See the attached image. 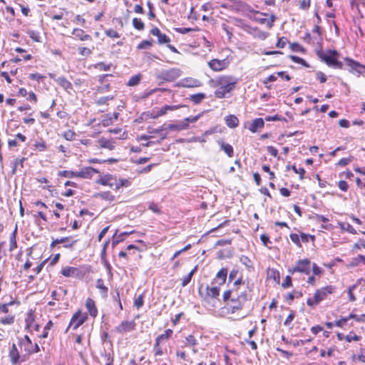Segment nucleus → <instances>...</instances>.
<instances>
[{
	"instance_id": "f257e3e1",
	"label": "nucleus",
	"mask_w": 365,
	"mask_h": 365,
	"mask_svg": "<svg viewBox=\"0 0 365 365\" xmlns=\"http://www.w3.org/2000/svg\"><path fill=\"white\" fill-rule=\"evenodd\" d=\"M243 285L242 279H238L234 282L233 288L223 293V301L225 302L230 301L227 305L232 314L242 309L245 303L251 299L248 295L249 287Z\"/></svg>"
},
{
	"instance_id": "f03ea898",
	"label": "nucleus",
	"mask_w": 365,
	"mask_h": 365,
	"mask_svg": "<svg viewBox=\"0 0 365 365\" xmlns=\"http://www.w3.org/2000/svg\"><path fill=\"white\" fill-rule=\"evenodd\" d=\"M213 86L217 88L215 95L218 98L226 97V94L231 92L237 82V79L231 76H222L212 81Z\"/></svg>"
},
{
	"instance_id": "7ed1b4c3",
	"label": "nucleus",
	"mask_w": 365,
	"mask_h": 365,
	"mask_svg": "<svg viewBox=\"0 0 365 365\" xmlns=\"http://www.w3.org/2000/svg\"><path fill=\"white\" fill-rule=\"evenodd\" d=\"M317 54L322 61L324 62L328 66L339 69L344 68V63L338 60L339 53L336 50H327L326 51L319 50L317 51Z\"/></svg>"
},
{
	"instance_id": "20e7f679",
	"label": "nucleus",
	"mask_w": 365,
	"mask_h": 365,
	"mask_svg": "<svg viewBox=\"0 0 365 365\" xmlns=\"http://www.w3.org/2000/svg\"><path fill=\"white\" fill-rule=\"evenodd\" d=\"M181 71L177 68H172L167 70H161L156 73V78L168 82H172L179 78Z\"/></svg>"
},
{
	"instance_id": "39448f33",
	"label": "nucleus",
	"mask_w": 365,
	"mask_h": 365,
	"mask_svg": "<svg viewBox=\"0 0 365 365\" xmlns=\"http://www.w3.org/2000/svg\"><path fill=\"white\" fill-rule=\"evenodd\" d=\"M311 262L308 259H299L296 264L289 270L293 274L294 272H301L306 274H309Z\"/></svg>"
},
{
	"instance_id": "423d86ee",
	"label": "nucleus",
	"mask_w": 365,
	"mask_h": 365,
	"mask_svg": "<svg viewBox=\"0 0 365 365\" xmlns=\"http://www.w3.org/2000/svg\"><path fill=\"white\" fill-rule=\"evenodd\" d=\"M86 314H83L81 311L76 312L71 318L69 326L66 329V331L70 327H73V329H77L81 326L87 319Z\"/></svg>"
},
{
	"instance_id": "0eeeda50",
	"label": "nucleus",
	"mask_w": 365,
	"mask_h": 365,
	"mask_svg": "<svg viewBox=\"0 0 365 365\" xmlns=\"http://www.w3.org/2000/svg\"><path fill=\"white\" fill-rule=\"evenodd\" d=\"M229 64L230 61L227 58L222 60L214 58L208 63L209 67L215 71H222L227 68Z\"/></svg>"
},
{
	"instance_id": "6e6552de",
	"label": "nucleus",
	"mask_w": 365,
	"mask_h": 365,
	"mask_svg": "<svg viewBox=\"0 0 365 365\" xmlns=\"http://www.w3.org/2000/svg\"><path fill=\"white\" fill-rule=\"evenodd\" d=\"M335 290V287L333 286H327L320 289H318L314 293V298H316V302H321L324 299H325L328 294L334 293Z\"/></svg>"
},
{
	"instance_id": "1a4fd4ad",
	"label": "nucleus",
	"mask_w": 365,
	"mask_h": 365,
	"mask_svg": "<svg viewBox=\"0 0 365 365\" xmlns=\"http://www.w3.org/2000/svg\"><path fill=\"white\" fill-rule=\"evenodd\" d=\"M345 63V65L350 72L361 73L362 70L364 69V66L351 58H346Z\"/></svg>"
},
{
	"instance_id": "9d476101",
	"label": "nucleus",
	"mask_w": 365,
	"mask_h": 365,
	"mask_svg": "<svg viewBox=\"0 0 365 365\" xmlns=\"http://www.w3.org/2000/svg\"><path fill=\"white\" fill-rule=\"evenodd\" d=\"M135 322L134 321H123L116 328V331L119 333H124L133 331L135 328Z\"/></svg>"
},
{
	"instance_id": "9b49d317",
	"label": "nucleus",
	"mask_w": 365,
	"mask_h": 365,
	"mask_svg": "<svg viewBox=\"0 0 365 365\" xmlns=\"http://www.w3.org/2000/svg\"><path fill=\"white\" fill-rule=\"evenodd\" d=\"M97 182L103 185L109 186L111 189L114 190L116 183V178L112 175H105L98 180Z\"/></svg>"
},
{
	"instance_id": "f8f14e48",
	"label": "nucleus",
	"mask_w": 365,
	"mask_h": 365,
	"mask_svg": "<svg viewBox=\"0 0 365 365\" xmlns=\"http://www.w3.org/2000/svg\"><path fill=\"white\" fill-rule=\"evenodd\" d=\"M98 170L92 168L86 167L81 169V171L76 172V178L90 179L94 173H98Z\"/></svg>"
},
{
	"instance_id": "ddd939ff",
	"label": "nucleus",
	"mask_w": 365,
	"mask_h": 365,
	"mask_svg": "<svg viewBox=\"0 0 365 365\" xmlns=\"http://www.w3.org/2000/svg\"><path fill=\"white\" fill-rule=\"evenodd\" d=\"M26 328L29 331L36 330L38 331L39 325L35 323L34 315L32 312H29L25 319Z\"/></svg>"
},
{
	"instance_id": "4468645a",
	"label": "nucleus",
	"mask_w": 365,
	"mask_h": 365,
	"mask_svg": "<svg viewBox=\"0 0 365 365\" xmlns=\"http://www.w3.org/2000/svg\"><path fill=\"white\" fill-rule=\"evenodd\" d=\"M150 34L158 37V43L159 44L168 43L170 41V38L165 34H162L160 30L157 27L153 28L150 31Z\"/></svg>"
},
{
	"instance_id": "2eb2a0df",
	"label": "nucleus",
	"mask_w": 365,
	"mask_h": 365,
	"mask_svg": "<svg viewBox=\"0 0 365 365\" xmlns=\"http://www.w3.org/2000/svg\"><path fill=\"white\" fill-rule=\"evenodd\" d=\"M206 294L205 296V299H217L220 295V288L217 286L213 287H206Z\"/></svg>"
},
{
	"instance_id": "dca6fc26",
	"label": "nucleus",
	"mask_w": 365,
	"mask_h": 365,
	"mask_svg": "<svg viewBox=\"0 0 365 365\" xmlns=\"http://www.w3.org/2000/svg\"><path fill=\"white\" fill-rule=\"evenodd\" d=\"M86 309H88L90 315L93 317V318H95L97 314H98V309L96 307V303L95 302L91 299V298H88L86 301Z\"/></svg>"
},
{
	"instance_id": "f3484780",
	"label": "nucleus",
	"mask_w": 365,
	"mask_h": 365,
	"mask_svg": "<svg viewBox=\"0 0 365 365\" xmlns=\"http://www.w3.org/2000/svg\"><path fill=\"white\" fill-rule=\"evenodd\" d=\"M12 364H16L19 360V352L15 344H13L9 354Z\"/></svg>"
},
{
	"instance_id": "a211bd4d",
	"label": "nucleus",
	"mask_w": 365,
	"mask_h": 365,
	"mask_svg": "<svg viewBox=\"0 0 365 365\" xmlns=\"http://www.w3.org/2000/svg\"><path fill=\"white\" fill-rule=\"evenodd\" d=\"M264 125V121L262 118H256L255 119L250 125L248 127V129L252 132L256 133L259 128H263Z\"/></svg>"
},
{
	"instance_id": "6ab92c4d",
	"label": "nucleus",
	"mask_w": 365,
	"mask_h": 365,
	"mask_svg": "<svg viewBox=\"0 0 365 365\" xmlns=\"http://www.w3.org/2000/svg\"><path fill=\"white\" fill-rule=\"evenodd\" d=\"M178 108V106H168L166 105L161 108L160 110L157 111L155 115L153 116L154 119H156L162 115H164L167 113L169 110H174Z\"/></svg>"
},
{
	"instance_id": "aec40b11",
	"label": "nucleus",
	"mask_w": 365,
	"mask_h": 365,
	"mask_svg": "<svg viewBox=\"0 0 365 365\" xmlns=\"http://www.w3.org/2000/svg\"><path fill=\"white\" fill-rule=\"evenodd\" d=\"M72 34L81 41L91 40V37L88 34H85L84 31L81 29H74Z\"/></svg>"
},
{
	"instance_id": "412c9836",
	"label": "nucleus",
	"mask_w": 365,
	"mask_h": 365,
	"mask_svg": "<svg viewBox=\"0 0 365 365\" xmlns=\"http://www.w3.org/2000/svg\"><path fill=\"white\" fill-rule=\"evenodd\" d=\"M360 263L365 264V256L359 255L357 257H354L349 262L348 267H354L358 266Z\"/></svg>"
},
{
	"instance_id": "4be33fe9",
	"label": "nucleus",
	"mask_w": 365,
	"mask_h": 365,
	"mask_svg": "<svg viewBox=\"0 0 365 365\" xmlns=\"http://www.w3.org/2000/svg\"><path fill=\"white\" fill-rule=\"evenodd\" d=\"M225 123L228 127L234 128L238 125L239 120L235 115H230L225 118Z\"/></svg>"
},
{
	"instance_id": "5701e85b",
	"label": "nucleus",
	"mask_w": 365,
	"mask_h": 365,
	"mask_svg": "<svg viewBox=\"0 0 365 365\" xmlns=\"http://www.w3.org/2000/svg\"><path fill=\"white\" fill-rule=\"evenodd\" d=\"M78 269L73 267H65L61 271V274L67 277L75 276L78 274Z\"/></svg>"
},
{
	"instance_id": "b1692460",
	"label": "nucleus",
	"mask_w": 365,
	"mask_h": 365,
	"mask_svg": "<svg viewBox=\"0 0 365 365\" xmlns=\"http://www.w3.org/2000/svg\"><path fill=\"white\" fill-rule=\"evenodd\" d=\"M165 128L167 130H182L187 128V123L181 121L177 124H169L168 126H165Z\"/></svg>"
},
{
	"instance_id": "393cba45",
	"label": "nucleus",
	"mask_w": 365,
	"mask_h": 365,
	"mask_svg": "<svg viewBox=\"0 0 365 365\" xmlns=\"http://www.w3.org/2000/svg\"><path fill=\"white\" fill-rule=\"evenodd\" d=\"M227 270L226 269H221L216 275V279L218 281V284L222 285L225 284L227 278Z\"/></svg>"
},
{
	"instance_id": "a878e982",
	"label": "nucleus",
	"mask_w": 365,
	"mask_h": 365,
	"mask_svg": "<svg viewBox=\"0 0 365 365\" xmlns=\"http://www.w3.org/2000/svg\"><path fill=\"white\" fill-rule=\"evenodd\" d=\"M95 196L109 202H113L115 200V197L108 191L98 192L95 195Z\"/></svg>"
},
{
	"instance_id": "bb28decb",
	"label": "nucleus",
	"mask_w": 365,
	"mask_h": 365,
	"mask_svg": "<svg viewBox=\"0 0 365 365\" xmlns=\"http://www.w3.org/2000/svg\"><path fill=\"white\" fill-rule=\"evenodd\" d=\"M56 81L65 90L68 91L69 89H72V84L65 77H58Z\"/></svg>"
},
{
	"instance_id": "cd10ccee",
	"label": "nucleus",
	"mask_w": 365,
	"mask_h": 365,
	"mask_svg": "<svg viewBox=\"0 0 365 365\" xmlns=\"http://www.w3.org/2000/svg\"><path fill=\"white\" fill-rule=\"evenodd\" d=\"M206 98V95L203 93H199L196 94L191 95L190 99L195 104H199Z\"/></svg>"
},
{
	"instance_id": "c85d7f7f",
	"label": "nucleus",
	"mask_w": 365,
	"mask_h": 365,
	"mask_svg": "<svg viewBox=\"0 0 365 365\" xmlns=\"http://www.w3.org/2000/svg\"><path fill=\"white\" fill-rule=\"evenodd\" d=\"M24 350L28 354H31L34 353H37L40 351L39 346L37 344H33L31 342V344L24 345Z\"/></svg>"
},
{
	"instance_id": "c756f323",
	"label": "nucleus",
	"mask_w": 365,
	"mask_h": 365,
	"mask_svg": "<svg viewBox=\"0 0 365 365\" xmlns=\"http://www.w3.org/2000/svg\"><path fill=\"white\" fill-rule=\"evenodd\" d=\"M173 334V330L170 329H168L165 331V332L162 334H160L157 336L156 340L162 342L163 341L168 340L170 338Z\"/></svg>"
},
{
	"instance_id": "7c9ffc66",
	"label": "nucleus",
	"mask_w": 365,
	"mask_h": 365,
	"mask_svg": "<svg viewBox=\"0 0 365 365\" xmlns=\"http://www.w3.org/2000/svg\"><path fill=\"white\" fill-rule=\"evenodd\" d=\"M221 149L229 156L232 157L234 155L233 148L231 145L222 143Z\"/></svg>"
},
{
	"instance_id": "2f4dec72",
	"label": "nucleus",
	"mask_w": 365,
	"mask_h": 365,
	"mask_svg": "<svg viewBox=\"0 0 365 365\" xmlns=\"http://www.w3.org/2000/svg\"><path fill=\"white\" fill-rule=\"evenodd\" d=\"M339 227L345 231H347L351 234H356V230L353 228V227L346 222H339Z\"/></svg>"
},
{
	"instance_id": "473e14b6",
	"label": "nucleus",
	"mask_w": 365,
	"mask_h": 365,
	"mask_svg": "<svg viewBox=\"0 0 365 365\" xmlns=\"http://www.w3.org/2000/svg\"><path fill=\"white\" fill-rule=\"evenodd\" d=\"M141 80V75L138 74L130 77L128 82L127 83V86H135L138 85Z\"/></svg>"
},
{
	"instance_id": "72a5a7b5",
	"label": "nucleus",
	"mask_w": 365,
	"mask_h": 365,
	"mask_svg": "<svg viewBox=\"0 0 365 365\" xmlns=\"http://www.w3.org/2000/svg\"><path fill=\"white\" fill-rule=\"evenodd\" d=\"M130 185V182L127 179H116L115 187H114V190H118L122 187H128Z\"/></svg>"
},
{
	"instance_id": "f704fd0d",
	"label": "nucleus",
	"mask_w": 365,
	"mask_h": 365,
	"mask_svg": "<svg viewBox=\"0 0 365 365\" xmlns=\"http://www.w3.org/2000/svg\"><path fill=\"white\" fill-rule=\"evenodd\" d=\"M133 27L137 29V30H139V31H142L145 28V25H144V23L141 21V19H138V18H134L133 19Z\"/></svg>"
},
{
	"instance_id": "c9c22d12",
	"label": "nucleus",
	"mask_w": 365,
	"mask_h": 365,
	"mask_svg": "<svg viewBox=\"0 0 365 365\" xmlns=\"http://www.w3.org/2000/svg\"><path fill=\"white\" fill-rule=\"evenodd\" d=\"M101 147L108 148L110 150H112L114 149V145H113L112 142H110L108 140L102 138L99 140Z\"/></svg>"
},
{
	"instance_id": "e433bc0d",
	"label": "nucleus",
	"mask_w": 365,
	"mask_h": 365,
	"mask_svg": "<svg viewBox=\"0 0 365 365\" xmlns=\"http://www.w3.org/2000/svg\"><path fill=\"white\" fill-rule=\"evenodd\" d=\"M58 176L64 178H76V172L71 170H61L58 172Z\"/></svg>"
},
{
	"instance_id": "4c0bfd02",
	"label": "nucleus",
	"mask_w": 365,
	"mask_h": 365,
	"mask_svg": "<svg viewBox=\"0 0 365 365\" xmlns=\"http://www.w3.org/2000/svg\"><path fill=\"white\" fill-rule=\"evenodd\" d=\"M17 232V227H16L15 230L12 232L11 237H10V250H12L14 248L17 247L16 245V235Z\"/></svg>"
},
{
	"instance_id": "58836bf2",
	"label": "nucleus",
	"mask_w": 365,
	"mask_h": 365,
	"mask_svg": "<svg viewBox=\"0 0 365 365\" xmlns=\"http://www.w3.org/2000/svg\"><path fill=\"white\" fill-rule=\"evenodd\" d=\"M289 58L295 63L302 64L307 68L309 67V65L306 62V61L299 56H290Z\"/></svg>"
},
{
	"instance_id": "ea45409f",
	"label": "nucleus",
	"mask_w": 365,
	"mask_h": 365,
	"mask_svg": "<svg viewBox=\"0 0 365 365\" xmlns=\"http://www.w3.org/2000/svg\"><path fill=\"white\" fill-rule=\"evenodd\" d=\"M24 160H25L24 158H22L21 159H16L14 161V163H13L12 174L16 173L17 167H19V165H21V167H23V163H24Z\"/></svg>"
},
{
	"instance_id": "a19ab883",
	"label": "nucleus",
	"mask_w": 365,
	"mask_h": 365,
	"mask_svg": "<svg viewBox=\"0 0 365 365\" xmlns=\"http://www.w3.org/2000/svg\"><path fill=\"white\" fill-rule=\"evenodd\" d=\"M268 275L269 278H272L274 281L277 282H279L280 275L279 272L277 270L274 269H270L268 272Z\"/></svg>"
},
{
	"instance_id": "79ce46f5",
	"label": "nucleus",
	"mask_w": 365,
	"mask_h": 365,
	"mask_svg": "<svg viewBox=\"0 0 365 365\" xmlns=\"http://www.w3.org/2000/svg\"><path fill=\"white\" fill-rule=\"evenodd\" d=\"M186 346H195V345L197 344V339H195V337L190 334V335H188L186 338Z\"/></svg>"
},
{
	"instance_id": "37998d69",
	"label": "nucleus",
	"mask_w": 365,
	"mask_h": 365,
	"mask_svg": "<svg viewBox=\"0 0 365 365\" xmlns=\"http://www.w3.org/2000/svg\"><path fill=\"white\" fill-rule=\"evenodd\" d=\"M160 343L161 342L155 339V344L153 347V351L155 352V356H162L163 354V349L160 346Z\"/></svg>"
},
{
	"instance_id": "c03bdc74",
	"label": "nucleus",
	"mask_w": 365,
	"mask_h": 365,
	"mask_svg": "<svg viewBox=\"0 0 365 365\" xmlns=\"http://www.w3.org/2000/svg\"><path fill=\"white\" fill-rule=\"evenodd\" d=\"M111 64H106L103 62L98 63L95 65V68L101 71H109Z\"/></svg>"
},
{
	"instance_id": "a18cd8bd",
	"label": "nucleus",
	"mask_w": 365,
	"mask_h": 365,
	"mask_svg": "<svg viewBox=\"0 0 365 365\" xmlns=\"http://www.w3.org/2000/svg\"><path fill=\"white\" fill-rule=\"evenodd\" d=\"M291 240L299 247H302V244L299 240V237L296 233H292L290 235Z\"/></svg>"
},
{
	"instance_id": "49530a36",
	"label": "nucleus",
	"mask_w": 365,
	"mask_h": 365,
	"mask_svg": "<svg viewBox=\"0 0 365 365\" xmlns=\"http://www.w3.org/2000/svg\"><path fill=\"white\" fill-rule=\"evenodd\" d=\"M71 239L70 237H63V238H61V239H56V240H53L51 244V247H55L56 245L58 244H60V243H63V242H68L69 240Z\"/></svg>"
},
{
	"instance_id": "de8ad7c7",
	"label": "nucleus",
	"mask_w": 365,
	"mask_h": 365,
	"mask_svg": "<svg viewBox=\"0 0 365 365\" xmlns=\"http://www.w3.org/2000/svg\"><path fill=\"white\" fill-rule=\"evenodd\" d=\"M167 130L165 128V125H162L159 128H148V133L150 134H158L160 133L162 131Z\"/></svg>"
},
{
	"instance_id": "09e8293b",
	"label": "nucleus",
	"mask_w": 365,
	"mask_h": 365,
	"mask_svg": "<svg viewBox=\"0 0 365 365\" xmlns=\"http://www.w3.org/2000/svg\"><path fill=\"white\" fill-rule=\"evenodd\" d=\"M152 46V41L144 40L140 43L138 44V49H145L148 48Z\"/></svg>"
},
{
	"instance_id": "8fccbe9b",
	"label": "nucleus",
	"mask_w": 365,
	"mask_h": 365,
	"mask_svg": "<svg viewBox=\"0 0 365 365\" xmlns=\"http://www.w3.org/2000/svg\"><path fill=\"white\" fill-rule=\"evenodd\" d=\"M134 305L138 308L140 309L143 305V295L140 294L138 297L135 299L134 301Z\"/></svg>"
},
{
	"instance_id": "3c124183",
	"label": "nucleus",
	"mask_w": 365,
	"mask_h": 365,
	"mask_svg": "<svg viewBox=\"0 0 365 365\" xmlns=\"http://www.w3.org/2000/svg\"><path fill=\"white\" fill-rule=\"evenodd\" d=\"M356 287H357V284H353L349 287L348 294L349 297V300L351 302H354L356 300V297L353 294V291H354V289H356Z\"/></svg>"
},
{
	"instance_id": "603ef678",
	"label": "nucleus",
	"mask_w": 365,
	"mask_h": 365,
	"mask_svg": "<svg viewBox=\"0 0 365 365\" xmlns=\"http://www.w3.org/2000/svg\"><path fill=\"white\" fill-rule=\"evenodd\" d=\"M351 334H352V332H351L349 334H348L345 336V339L346 341L351 342L352 341H359L360 340V339H361L360 336H358L355 334L351 335Z\"/></svg>"
},
{
	"instance_id": "864d4df0",
	"label": "nucleus",
	"mask_w": 365,
	"mask_h": 365,
	"mask_svg": "<svg viewBox=\"0 0 365 365\" xmlns=\"http://www.w3.org/2000/svg\"><path fill=\"white\" fill-rule=\"evenodd\" d=\"M75 136H76V133L71 130H68L66 131L63 134V137L67 140H73L74 139Z\"/></svg>"
},
{
	"instance_id": "5fc2aeb1",
	"label": "nucleus",
	"mask_w": 365,
	"mask_h": 365,
	"mask_svg": "<svg viewBox=\"0 0 365 365\" xmlns=\"http://www.w3.org/2000/svg\"><path fill=\"white\" fill-rule=\"evenodd\" d=\"M292 169L294 170L295 173L299 174V178L302 180L304 178V175L305 173V170L302 168H297L295 165H292Z\"/></svg>"
},
{
	"instance_id": "6e6d98bb",
	"label": "nucleus",
	"mask_w": 365,
	"mask_h": 365,
	"mask_svg": "<svg viewBox=\"0 0 365 365\" xmlns=\"http://www.w3.org/2000/svg\"><path fill=\"white\" fill-rule=\"evenodd\" d=\"M14 322V317L9 316L1 319V323L3 324H12Z\"/></svg>"
},
{
	"instance_id": "4d7b16f0",
	"label": "nucleus",
	"mask_w": 365,
	"mask_h": 365,
	"mask_svg": "<svg viewBox=\"0 0 365 365\" xmlns=\"http://www.w3.org/2000/svg\"><path fill=\"white\" fill-rule=\"evenodd\" d=\"M113 98V96H103V97H101L97 101V104H98V105L106 104L108 101L112 100Z\"/></svg>"
},
{
	"instance_id": "13d9d810",
	"label": "nucleus",
	"mask_w": 365,
	"mask_h": 365,
	"mask_svg": "<svg viewBox=\"0 0 365 365\" xmlns=\"http://www.w3.org/2000/svg\"><path fill=\"white\" fill-rule=\"evenodd\" d=\"M106 36L110 37V38H119L120 35L118 33L113 30V29H108L106 31Z\"/></svg>"
},
{
	"instance_id": "bf43d9fd",
	"label": "nucleus",
	"mask_w": 365,
	"mask_h": 365,
	"mask_svg": "<svg viewBox=\"0 0 365 365\" xmlns=\"http://www.w3.org/2000/svg\"><path fill=\"white\" fill-rule=\"evenodd\" d=\"M294 317H295V314L293 311H292L291 313L288 315V317L285 319L284 324L285 326H289L291 324V322L293 321Z\"/></svg>"
},
{
	"instance_id": "052dcab7",
	"label": "nucleus",
	"mask_w": 365,
	"mask_h": 365,
	"mask_svg": "<svg viewBox=\"0 0 365 365\" xmlns=\"http://www.w3.org/2000/svg\"><path fill=\"white\" fill-rule=\"evenodd\" d=\"M78 50L79 53L83 56H89L91 53V51L88 48L80 47Z\"/></svg>"
},
{
	"instance_id": "680f3d73",
	"label": "nucleus",
	"mask_w": 365,
	"mask_h": 365,
	"mask_svg": "<svg viewBox=\"0 0 365 365\" xmlns=\"http://www.w3.org/2000/svg\"><path fill=\"white\" fill-rule=\"evenodd\" d=\"M28 34L29 35L30 38H31L35 41H37V42L40 41V40H39L40 36H39L38 32H36L34 31H29L28 32Z\"/></svg>"
},
{
	"instance_id": "e2e57ef3",
	"label": "nucleus",
	"mask_w": 365,
	"mask_h": 365,
	"mask_svg": "<svg viewBox=\"0 0 365 365\" xmlns=\"http://www.w3.org/2000/svg\"><path fill=\"white\" fill-rule=\"evenodd\" d=\"M338 187L342 191H347V190L349 188V185H348L347 182L344 180H340L338 182Z\"/></svg>"
},
{
	"instance_id": "0e129e2a",
	"label": "nucleus",
	"mask_w": 365,
	"mask_h": 365,
	"mask_svg": "<svg viewBox=\"0 0 365 365\" xmlns=\"http://www.w3.org/2000/svg\"><path fill=\"white\" fill-rule=\"evenodd\" d=\"M292 285V278L289 276H287L285 277L284 281L282 282V286L284 288L289 287Z\"/></svg>"
},
{
	"instance_id": "69168bd1",
	"label": "nucleus",
	"mask_w": 365,
	"mask_h": 365,
	"mask_svg": "<svg viewBox=\"0 0 365 365\" xmlns=\"http://www.w3.org/2000/svg\"><path fill=\"white\" fill-rule=\"evenodd\" d=\"M287 41V40L285 37H281L279 38L276 46L277 48H282L285 46Z\"/></svg>"
},
{
	"instance_id": "338daca9",
	"label": "nucleus",
	"mask_w": 365,
	"mask_h": 365,
	"mask_svg": "<svg viewBox=\"0 0 365 365\" xmlns=\"http://www.w3.org/2000/svg\"><path fill=\"white\" fill-rule=\"evenodd\" d=\"M96 287L102 291V293L106 294L108 289L106 286L103 285L101 279H98L97 281Z\"/></svg>"
},
{
	"instance_id": "774afa93",
	"label": "nucleus",
	"mask_w": 365,
	"mask_h": 365,
	"mask_svg": "<svg viewBox=\"0 0 365 365\" xmlns=\"http://www.w3.org/2000/svg\"><path fill=\"white\" fill-rule=\"evenodd\" d=\"M192 276L190 274H187L186 276H185L182 279V287H185L187 286L190 282L191 281L192 279Z\"/></svg>"
}]
</instances>
